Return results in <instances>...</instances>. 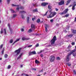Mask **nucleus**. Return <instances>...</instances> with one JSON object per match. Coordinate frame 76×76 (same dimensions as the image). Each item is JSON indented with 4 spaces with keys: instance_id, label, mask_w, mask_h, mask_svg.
Returning a JSON list of instances; mask_svg holds the SVG:
<instances>
[{
    "instance_id": "0eeeda50",
    "label": "nucleus",
    "mask_w": 76,
    "mask_h": 76,
    "mask_svg": "<svg viewBox=\"0 0 76 76\" xmlns=\"http://www.w3.org/2000/svg\"><path fill=\"white\" fill-rule=\"evenodd\" d=\"M31 28L32 30H33V31H34L35 29V24H32L31 25Z\"/></svg>"
},
{
    "instance_id": "a19ab883",
    "label": "nucleus",
    "mask_w": 76,
    "mask_h": 76,
    "mask_svg": "<svg viewBox=\"0 0 76 76\" xmlns=\"http://www.w3.org/2000/svg\"><path fill=\"white\" fill-rule=\"evenodd\" d=\"M10 11H11L12 13H14L15 11L14 10H13L12 9H11L10 10Z\"/></svg>"
},
{
    "instance_id": "69168bd1",
    "label": "nucleus",
    "mask_w": 76,
    "mask_h": 76,
    "mask_svg": "<svg viewBox=\"0 0 76 76\" xmlns=\"http://www.w3.org/2000/svg\"><path fill=\"white\" fill-rule=\"evenodd\" d=\"M41 57H43V54H42L40 55Z\"/></svg>"
},
{
    "instance_id": "b1692460",
    "label": "nucleus",
    "mask_w": 76,
    "mask_h": 76,
    "mask_svg": "<svg viewBox=\"0 0 76 76\" xmlns=\"http://www.w3.org/2000/svg\"><path fill=\"white\" fill-rule=\"evenodd\" d=\"M73 34H70L68 35V37H70V38H72V37H73Z\"/></svg>"
},
{
    "instance_id": "c9c22d12",
    "label": "nucleus",
    "mask_w": 76,
    "mask_h": 76,
    "mask_svg": "<svg viewBox=\"0 0 76 76\" xmlns=\"http://www.w3.org/2000/svg\"><path fill=\"white\" fill-rule=\"evenodd\" d=\"M7 56H8V55H7V54H5L4 55V57L5 58H7Z\"/></svg>"
},
{
    "instance_id": "09e8293b",
    "label": "nucleus",
    "mask_w": 76,
    "mask_h": 76,
    "mask_svg": "<svg viewBox=\"0 0 76 76\" xmlns=\"http://www.w3.org/2000/svg\"><path fill=\"white\" fill-rule=\"evenodd\" d=\"M54 21V20L53 19H51L50 20V22H51V23H52V22H53V21Z\"/></svg>"
},
{
    "instance_id": "680f3d73",
    "label": "nucleus",
    "mask_w": 76,
    "mask_h": 76,
    "mask_svg": "<svg viewBox=\"0 0 76 76\" xmlns=\"http://www.w3.org/2000/svg\"><path fill=\"white\" fill-rule=\"evenodd\" d=\"M45 27H46L47 28L48 27V25L46 24L45 25Z\"/></svg>"
},
{
    "instance_id": "72a5a7b5",
    "label": "nucleus",
    "mask_w": 76,
    "mask_h": 76,
    "mask_svg": "<svg viewBox=\"0 0 76 76\" xmlns=\"http://www.w3.org/2000/svg\"><path fill=\"white\" fill-rule=\"evenodd\" d=\"M48 11H47V12H46L45 14L43 15V16H46L47 13H48Z\"/></svg>"
},
{
    "instance_id": "e2e57ef3",
    "label": "nucleus",
    "mask_w": 76,
    "mask_h": 76,
    "mask_svg": "<svg viewBox=\"0 0 76 76\" xmlns=\"http://www.w3.org/2000/svg\"><path fill=\"white\" fill-rule=\"evenodd\" d=\"M47 74V72H45L44 74V76H45V75Z\"/></svg>"
},
{
    "instance_id": "393cba45",
    "label": "nucleus",
    "mask_w": 76,
    "mask_h": 76,
    "mask_svg": "<svg viewBox=\"0 0 76 76\" xmlns=\"http://www.w3.org/2000/svg\"><path fill=\"white\" fill-rule=\"evenodd\" d=\"M48 12H49V13H53V12H52V11H53V9H51L50 10H48Z\"/></svg>"
},
{
    "instance_id": "e433bc0d",
    "label": "nucleus",
    "mask_w": 76,
    "mask_h": 76,
    "mask_svg": "<svg viewBox=\"0 0 76 76\" xmlns=\"http://www.w3.org/2000/svg\"><path fill=\"white\" fill-rule=\"evenodd\" d=\"M4 34L6 35V29L4 28Z\"/></svg>"
},
{
    "instance_id": "0e129e2a",
    "label": "nucleus",
    "mask_w": 76,
    "mask_h": 76,
    "mask_svg": "<svg viewBox=\"0 0 76 76\" xmlns=\"http://www.w3.org/2000/svg\"><path fill=\"white\" fill-rule=\"evenodd\" d=\"M55 9L56 10V11L57 12L58 11V9H57V8H56Z\"/></svg>"
},
{
    "instance_id": "ddd939ff",
    "label": "nucleus",
    "mask_w": 76,
    "mask_h": 76,
    "mask_svg": "<svg viewBox=\"0 0 76 76\" xmlns=\"http://www.w3.org/2000/svg\"><path fill=\"white\" fill-rule=\"evenodd\" d=\"M26 12L24 11H21L20 12V14H22L23 13H26Z\"/></svg>"
},
{
    "instance_id": "a211bd4d",
    "label": "nucleus",
    "mask_w": 76,
    "mask_h": 76,
    "mask_svg": "<svg viewBox=\"0 0 76 76\" xmlns=\"http://www.w3.org/2000/svg\"><path fill=\"white\" fill-rule=\"evenodd\" d=\"M48 9H49V10H50L51 9H52V6L50 5H49L48 6Z\"/></svg>"
},
{
    "instance_id": "bb28decb",
    "label": "nucleus",
    "mask_w": 76,
    "mask_h": 76,
    "mask_svg": "<svg viewBox=\"0 0 76 76\" xmlns=\"http://www.w3.org/2000/svg\"><path fill=\"white\" fill-rule=\"evenodd\" d=\"M70 16V14H66V15H65V17L66 18H67V17H69Z\"/></svg>"
},
{
    "instance_id": "dca6fc26",
    "label": "nucleus",
    "mask_w": 76,
    "mask_h": 76,
    "mask_svg": "<svg viewBox=\"0 0 76 76\" xmlns=\"http://www.w3.org/2000/svg\"><path fill=\"white\" fill-rule=\"evenodd\" d=\"M29 19L30 18L29 17H27L26 18L27 22V23H29Z\"/></svg>"
},
{
    "instance_id": "7ed1b4c3",
    "label": "nucleus",
    "mask_w": 76,
    "mask_h": 76,
    "mask_svg": "<svg viewBox=\"0 0 76 76\" xmlns=\"http://www.w3.org/2000/svg\"><path fill=\"white\" fill-rule=\"evenodd\" d=\"M57 40V38L56 37V36H54L53 39H52L50 40V43L51 44V45H53V44H55V42H56V41Z\"/></svg>"
},
{
    "instance_id": "20e7f679",
    "label": "nucleus",
    "mask_w": 76,
    "mask_h": 76,
    "mask_svg": "<svg viewBox=\"0 0 76 76\" xmlns=\"http://www.w3.org/2000/svg\"><path fill=\"white\" fill-rule=\"evenodd\" d=\"M14 55L15 57H18L19 55V49L16 50L14 53Z\"/></svg>"
},
{
    "instance_id": "774afa93",
    "label": "nucleus",
    "mask_w": 76,
    "mask_h": 76,
    "mask_svg": "<svg viewBox=\"0 0 76 76\" xmlns=\"http://www.w3.org/2000/svg\"><path fill=\"white\" fill-rule=\"evenodd\" d=\"M21 50H22V48H19V53H20V51Z\"/></svg>"
},
{
    "instance_id": "4d7b16f0",
    "label": "nucleus",
    "mask_w": 76,
    "mask_h": 76,
    "mask_svg": "<svg viewBox=\"0 0 76 76\" xmlns=\"http://www.w3.org/2000/svg\"><path fill=\"white\" fill-rule=\"evenodd\" d=\"M32 20L34 21V20L35 19V18H32Z\"/></svg>"
},
{
    "instance_id": "cd10ccee",
    "label": "nucleus",
    "mask_w": 76,
    "mask_h": 76,
    "mask_svg": "<svg viewBox=\"0 0 76 76\" xmlns=\"http://www.w3.org/2000/svg\"><path fill=\"white\" fill-rule=\"evenodd\" d=\"M19 41V39H18L15 42H14L13 44H14L15 42H18V41Z\"/></svg>"
},
{
    "instance_id": "c756f323",
    "label": "nucleus",
    "mask_w": 76,
    "mask_h": 76,
    "mask_svg": "<svg viewBox=\"0 0 76 76\" xmlns=\"http://www.w3.org/2000/svg\"><path fill=\"white\" fill-rule=\"evenodd\" d=\"M4 48H3L1 52V54H3V53H4Z\"/></svg>"
},
{
    "instance_id": "5701e85b",
    "label": "nucleus",
    "mask_w": 76,
    "mask_h": 76,
    "mask_svg": "<svg viewBox=\"0 0 76 76\" xmlns=\"http://www.w3.org/2000/svg\"><path fill=\"white\" fill-rule=\"evenodd\" d=\"M20 9H21L22 10H23V9H24V7H23V6H20Z\"/></svg>"
},
{
    "instance_id": "c03bdc74",
    "label": "nucleus",
    "mask_w": 76,
    "mask_h": 76,
    "mask_svg": "<svg viewBox=\"0 0 76 76\" xmlns=\"http://www.w3.org/2000/svg\"><path fill=\"white\" fill-rule=\"evenodd\" d=\"M10 67H11V66L10 65H9V66H8V67H7V69H10Z\"/></svg>"
},
{
    "instance_id": "052dcab7",
    "label": "nucleus",
    "mask_w": 76,
    "mask_h": 76,
    "mask_svg": "<svg viewBox=\"0 0 76 76\" xmlns=\"http://www.w3.org/2000/svg\"><path fill=\"white\" fill-rule=\"evenodd\" d=\"M33 6L34 7H35V6H36L35 4H34V3L33 4Z\"/></svg>"
},
{
    "instance_id": "8fccbe9b",
    "label": "nucleus",
    "mask_w": 76,
    "mask_h": 76,
    "mask_svg": "<svg viewBox=\"0 0 76 76\" xmlns=\"http://www.w3.org/2000/svg\"><path fill=\"white\" fill-rule=\"evenodd\" d=\"M35 46L36 47H39V44H37Z\"/></svg>"
},
{
    "instance_id": "aec40b11",
    "label": "nucleus",
    "mask_w": 76,
    "mask_h": 76,
    "mask_svg": "<svg viewBox=\"0 0 76 76\" xmlns=\"http://www.w3.org/2000/svg\"><path fill=\"white\" fill-rule=\"evenodd\" d=\"M70 1H71L70 0H68L66 3V5L67 6L70 3Z\"/></svg>"
},
{
    "instance_id": "ea45409f",
    "label": "nucleus",
    "mask_w": 76,
    "mask_h": 76,
    "mask_svg": "<svg viewBox=\"0 0 76 76\" xmlns=\"http://www.w3.org/2000/svg\"><path fill=\"white\" fill-rule=\"evenodd\" d=\"M21 0H19V1H20ZM22 1L23 3V4H24L25 2V0H21Z\"/></svg>"
},
{
    "instance_id": "423d86ee",
    "label": "nucleus",
    "mask_w": 76,
    "mask_h": 76,
    "mask_svg": "<svg viewBox=\"0 0 76 76\" xmlns=\"http://www.w3.org/2000/svg\"><path fill=\"white\" fill-rule=\"evenodd\" d=\"M59 6H62L64 4V0H61L58 3Z\"/></svg>"
},
{
    "instance_id": "58836bf2",
    "label": "nucleus",
    "mask_w": 76,
    "mask_h": 76,
    "mask_svg": "<svg viewBox=\"0 0 76 76\" xmlns=\"http://www.w3.org/2000/svg\"><path fill=\"white\" fill-rule=\"evenodd\" d=\"M56 60H60V58L59 57H57Z\"/></svg>"
},
{
    "instance_id": "2f4dec72",
    "label": "nucleus",
    "mask_w": 76,
    "mask_h": 76,
    "mask_svg": "<svg viewBox=\"0 0 76 76\" xmlns=\"http://www.w3.org/2000/svg\"><path fill=\"white\" fill-rule=\"evenodd\" d=\"M28 32H32V29H30L28 31Z\"/></svg>"
},
{
    "instance_id": "9b49d317",
    "label": "nucleus",
    "mask_w": 76,
    "mask_h": 76,
    "mask_svg": "<svg viewBox=\"0 0 76 76\" xmlns=\"http://www.w3.org/2000/svg\"><path fill=\"white\" fill-rule=\"evenodd\" d=\"M73 4H74V6L72 7V10H74L75 9V6H76V1H75L73 3Z\"/></svg>"
},
{
    "instance_id": "4c0bfd02",
    "label": "nucleus",
    "mask_w": 76,
    "mask_h": 76,
    "mask_svg": "<svg viewBox=\"0 0 76 76\" xmlns=\"http://www.w3.org/2000/svg\"><path fill=\"white\" fill-rule=\"evenodd\" d=\"M59 14H60V15H64V12L63 11V12H61H61H60L59 13Z\"/></svg>"
},
{
    "instance_id": "4be33fe9",
    "label": "nucleus",
    "mask_w": 76,
    "mask_h": 76,
    "mask_svg": "<svg viewBox=\"0 0 76 76\" xmlns=\"http://www.w3.org/2000/svg\"><path fill=\"white\" fill-rule=\"evenodd\" d=\"M35 63L36 64H39V61H38V60H37V59H36L35 61Z\"/></svg>"
},
{
    "instance_id": "de8ad7c7",
    "label": "nucleus",
    "mask_w": 76,
    "mask_h": 76,
    "mask_svg": "<svg viewBox=\"0 0 76 76\" xmlns=\"http://www.w3.org/2000/svg\"><path fill=\"white\" fill-rule=\"evenodd\" d=\"M72 45H74L75 44V42H72L71 43Z\"/></svg>"
},
{
    "instance_id": "338daca9",
    "label": "nucleus",
    "mask_w": 76,
    "mask_h": 76,
    "mask_svg": "<svg viewBox=\"0 0 76 76\" xmlns=\"http://www.w3.org/2000/svg\"><path fill=\"white\" fill-rule=\"evenodd\" d=\"M74 22H76V17L75 18Z\"/></svg>"
},
{
    "instance_id": "a878e982",
    "label": "nucleus",
    "mask_w": 76,
    "mask_h": 76,
    "mask_svg": "<svg viewBox=\"0 0 76 76\" xmlns=\"http://www.w3.org/2000/svg\"><path fill=\"white\" fill-rule=\"evenodd\" d=\"M66 64H67L68 66H71V64L70 63H66Z\"/></svg>"
},
{
    "instance_id": "39448f33",
    "label": "nucleus",
    "mask_w": 76,
    "mask_h": 76,
    "mask_svg": "<svg viewBox=\"0 0 76 76\" xmlns=\"http://www.w3.org/2000/svg\"><path fill=\"white\" fill-rule=\"evenodd\" d=\"M55 57L54 56L52 55L49 58V60L50 62L51 63H52V62H54V60H55Z\"/></svg>"
},
{
    "instance_id": "a18cd8bd",
    "label": "nucleus",
    "mask_w": 76,
    "mask_h": 76,
    "mask_svg": "<svg viewBox=\"0 0 76 76\" xmlns=\"http://www.w3.org/2000/svg\"><path fill=\"white\" fill-rule=\"evenodd\" d=\"M21 16H22V19H24V15H23V14H22L21 15Z\"/></svg>"
},
{
    "instance_id": "f8f14e48",
    "label": "nucleus",
    "mask_w": 76,
    "mask_h": 76,
    "mask_svg": "<svg viewBox=\"0 0 76 76\" xmlns=\"http://www.w3.org/2000/svg\"><path fill=\"white\" fill-rule=\"evenodd\" d=\"M68 9H66L65 10L63 11L65 15L66 14V13H67V12H68Z\"/></svg>"
},
{
    "instance_id": "9d476101",
    "label": "nucleus",
    "mask_w": 76,
    "mask_h": 76,
    "mask_svg": "<svg viewBox=\"0 0 76 76\" xmlns=\"http://www.w3.org/2000/svg\"><path fill=\"white\" fill-rule=\"evenodd\" d=\"M12 6L13 7H16L17 6L18 7H17L16 9V10L17 11H19V6L16 5H14V4H12Z\"/></svg>"
},
{
    "instance_id": "412c9836",
    "label": "nucleus",
    "mask_w": 76,
    "mask_h": 76,
    "mask_svg": "<svg viewBox=\"0 0 76 76\" xmlns=\"http://www.w3.org/2000/svg\"><path fill=\"white\" fill-rule=\"evenodd\" d=\"M72 33L73 34H76V30H72Z\"/></svg>"
},
{
    "instance_id": "4468645a",
    "label": "nucleus",
    "mask_w": 76,
    "mask_h": 76,
    "mask_svg": "<svg viewBox=\"0 0 76 76\" xmlns=\"http://www.w3.org/2000/svg\"><path fill=\"white\" fill-rule=\"evenodd\" d=\"M8 26L9 27L10 30V31L11 32H12V29L11 28H10V24L8 23Z\"/></svg>"
},
{
    "instance_id": "f257e3e1",
    "label": "nucleus",
    "mask_w": 76,
    "mask_h": 76,
    "mask_svg": "<svg viewBox=\"0 0 76 76\" xmlns=\"http://www.w3.org/2000/svg\"><path fill=\"white\" fill-rule=\"evenodd\" d=\"M75 49L74 50H72L71 52H70L68 53L67 56H66V60L67 61H69V60H70V56L73 53H75L76 51V46H75Z\"/></svg>"
},
{
    "instance_id": "7c9ffc66",
    "label": "nucleus",
    "mask_w": 76,
    "mask_h": 76,
    "mask_svg": "<svg viewBox=\"0 0 76 76\" xmlns=\"http://www.w3.org/2000/svg\"><path fill=\"white\" fill-rule=\"evenodd\" d=\"M23 54V53H21L19 55V58H21V57L22 56V55Z\"/></svg>"
},
{
    "instance_id": "13d9d810",
    "label": "nucleus",
    "mask_w": 76,
    "mask_h": 76,
    "mask_svg": "<svg viewBox=\"0 0 76 76\" xmlns=\"http://www.w3.org/2000/svg\"><path fill=\"white\" fill-rule=\"evenodd\" d=\"M56 26H59V24H58V23H57L56 24Z\"/></svg>"
},
{
    "instance_id": "49530a36",
    "label": "nucleus",
    "mask_w": 76,
    "mask_h": 76,
    "mask_svg": "<svg viewBox=\"0 0 76 76\" xmlns=\"http://www.w3.org/2000/svg\"><path fill=\"white\" fill-rule=\"evenodd\" d=\"M21 32H23L24 31V29H23V28H21Z\"/></svg>"
},
{
    "instance_id": "f3484780",
    "label": "nucleus",
    "mask_w": 76,
    "mask_h": 76,
    "mask_svg": "<svg viewBox=\"0 0 76 76\" xmlns=\"http://www.w3.org/2000/svg\"><path fill=\"white\" fill-rule=\"evenodd\" d=\"M33 12L34 13H35V12H38V9L37 8L33 10Z\"/></svg>"
},
{
    "instance_id": "6e6d98bb",
    "label": "nucleus",
    "mask_w": 76,
    "mask_h": 76,
    "mask_svg": "<svg viewBox=\"0 0 76 76\" xmlns=\"http://www.w3.org/2000/svg\"><path fill=\"white\" fill-rule=\"evenodd\" d=\"M23 67V65L20 64V67L22 68Z\"/></svg>"
},
{
    "instance_id": "bf43d9fd",
    "label": "nucleus",
    "mask_w": 76,
    "mask_h": 76,
    "mask_svg": "<svg viewBox=\"0 0 76 76\" xmlns=\"http://www.w3.org/2000/svg\"><path fill=\"white\" fill-rule=\"evenodd\" d=\"M33 70H34L35 71H36L37 70V69H36L35 68H33Z\"/></svg>"
},
{
    "instance_id": "f03ea898",
    "label": "nucleus",
    "mask_w": 76,
    "mask_h": 76,
    "mask_svg": "<svg viewBox=\"0 0 76 76\" xmlns=\"http://www.w3.org/2000/svg\"><path fill=\"white\" fill-rule=\"evenodd\" d=\"M56 12H51L50 13V15L47 16V18H52L53 17H54L55 15H56Z\"/></svg>"
},
{
    "instance_id": "37998d69",
    "label": "nucleus",
    "mask_w": 76,
    "mask_h": 76,
    "mask_svg": "<svg viewBox=\"0 0 76 76\" xmlns=\"http://www.w3.org/2000/svg\"><path fill=\"white\" fill-rule=\"evenodd\" d=\"M45 30L46 32H47L48 31V28H47V27H45Z\"/></svg>"
},
{
    "instance_id": "603ef678",
    "label": "nucleus",
    "mask_w": 76,
    "mask_h": 76,
    "mask_svg": "<svg viewBox=\"0 0 76 76\" xmlns=\"http://www.w3.org/2000/svg\"><path fill=\"white\" fill-rule=\"evenodd\" d=\"M12 42H13V40L11 39V40H10V43H12Z\"/></svg>"
},
{
    "instance_id": "c85d7f7f",
    "label": "nucleus",
    "mask_w": 76,
    "mask_h": 76,
    "mask_svg": "<svg viewBox=\"0 0 76 76\" xmlns=\"http://www.w3.org/2000/svg\"><path fill=\"white\" fill-rule=\"evenodd\" d=\"M73 72L74 73V75H76V70L75 69L73 70Z\"/></svg>"
},
{
    "instance_id": "79ce46f5",
    "label": "nucleus",
    "mask_w": 76,
    "mask_h": 76,
    "mask_svg": "<svg viewBox=\"0 0 76 76\" xmlns=\"http://www.w3.org/2000/svg\"><path fill=\"white\" fill-rule=\"evenodd\" d=\"M72 55L74 57H75L76 55V53H74L72 54Z\"/></svg>"
},
{
    "instance_id": "6e6552de",
    "label": "nucleus",
    "mask_w": 76,
    "mask_h": 76,
    "mask_svg": "<svg viewBox=\"0 0 76 76\" xmlns=\"http://www.w3.org/2000/svg\"><path fill=\"white\" fill-rule=\"evenodd\" d=\"M36 54V52L35 51H34L32 52H30L29 53L28 55L29 56H31V55H34V54Z\"/></svg>"
},
{
    "instance_id": "473e14b6",
    "label": "nucleus",
    "mask_w": 76,
    "mask_h": 76,
    "mask_svg": "<svg viewBox=\"0 0 76 76\" xmlns=\"http://www.w3.org/2000/svg\"><path fill=\"white\" fill-rule=\"evenodd\" d=\"M16 15H17L16 14H13V17H12L13 18H15V17H16Z\"/></svg>"
},
{
    "instance_id": "2eb2a0df",
    "label": "nucleus",
    "mask_w": 76,
    "mask_h": 76,
    "mask_svg": "<svg viewBox=\"0 0 76 76\" xmlns=\"http://www.w3.org/2000/svg\"><path fill=\"white\" fill-rule=\"evenodd\" d=\"M30 39V38L26 39L24 37H23L22 38V40H23V41H24V40H28V39Z\"/></svg>"
},
{
    "instance_id": "f704fd0d",
    "label": "nucleus",
    "mask_w": 76,
    "mask_h": 76,
    "mask_svg": "<svg viewBox=\"0 0 76 76\" xmlns=\"http://www.w3.org/2000/svg\"><path fill=\"white\" fill-rule=\"evenodd\" d=\"M1 34H2L3 33V29L1 28L0 32Z\"/></svg>"
},
{
    "instance_id": "5fc2aeb1",
    "label": "nucleus",
    "mask_w": 76,
    "mask_h": 76,
    "mask_svg": "<svg viewBox=\"0 0 76 76\" xmlns=\"http://www.w3.org/2000/svg\"><path fill=\"white\" fill-rule=\"evenodd\" d=\"M32 45H30L28 46V47L29 48V47H32Z\"/></svg>"
},
{
    "instance_id": "6ab92c4d",
    "label": "nucleus",
    "mask_w": 76,
    "mask_h": 76,
    "mask_svg": "<svg viewBox=\"0 0 76 76\" xmlns=\"http://www.w3.org/2000/svg\"><path fill=\"white\" fill-rule=\"evenodd\" d=\"M40 19L38 18V19H37L36 20V22L37 23H39V22H40Z\"/></svg>"
},
{
    "instance_id": "864d4df0",
    "label": "nucleus",
    "mask_w": 76,
    "mask_h": 76,
    "mask_svg": "<svg viewBox=\"0 0 76 76\" xmlns=\"http://www.w3.org/2000/svg\"><path fill=\"white\" fill-rule=\"evenodd\" d=\"M3 47V44L1 45L0 46V48H1Z\"/></svg>"
},
{
    "instance_id": "3c124183",
    "label": "nucleus",
    "mask_w": 76,
    "mask_h": 76,
    "mask_svg": "<svg viewBox=\"0 0 76 76\" xmlns=\"http://www.w3.org/2000/svg\"><path fill=\"white\" fill-rule=\"evenodd\" d=\"M7 0V3L9 4V2H10V0Z\"/></svg>"
},
{
    "instance_id": "1a4fd4ad",
    "label": "nucleus",
    "mask_w": 76,
    "mask_h": 76,
    "mask_svg": "<svg viewBox=\"0 0 76 76\" xmlns=\"http://www.w3.org/2000/svg\"><path fill=\"white\" fill-rule=\"evenodd\" d=\"M48 3L47 2H43L41 4V6H43L44 7V6H47V5H48Z\"/></svg>"
}]
</instances>
